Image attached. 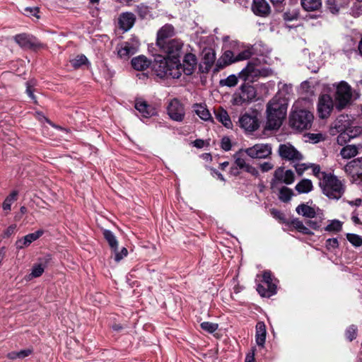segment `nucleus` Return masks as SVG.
<instances>
[{
	"label": "nucleus",
	"instance_id": "nucleus-1",
	"mask_svg": "<svg viewBox=\"0 0 362 362\" xmlns=\"http://www.w3.org/2000/svg\"><path fill=\"white\" fill-rule=\"evenodd\" d=\"M168 58L158 57L153 64V69L160 78H178L182 74V64L180 62L182 43L178 40H170L163 46H158Z\"/></svg>",
	"mask_w": 362,
	"mask_h": 362
},
{
	"label": "nucleus",
	"instance_id": "nucleus-2",
	"mask_svg": "<svg viewBox=\"0 0 362 362\" xmlns=\"http://www.w3.org/2000/svg\"><path fill=\"white\" fill-rule=\"evenodd\" d=\"M286 104L284 101L277 102V98H272L267 104V129H276L280 127L286 115Z\"/></svg>",
	"mask_w": 362,
	"mask_h": 362
},
{
	"label": "nucleus",
	"instance_id": "nucleus-3",
	"mask_svg": "<svg viewBox=\"0 0 362 362\" xmlns=\"http://www.w3.org/2000/svg\"><path fill=\"white\" fill-rule=\"evenodd\" d=\"M320 185L324 194L329 199H339L343 195L345 187L337 176L329 174L323 175V179Z\"/></svg>",
	"mask_w": 362,
	"mask_h": 362
},
{
	"label": "nucleus",
	"instance_id": "nucleus-4",
	"mask_svg": "<svg viewBox=\"0 0 362 362\" xmlns=\"http://www.w3.org/2000/svg\"><path fill=\"white\" fill-rule=\"evenodd\" d=\"M313 118V115L308 110H295L290 115L289 122L293 129L303 131L312 126Z\"/></svg>",
	"mask_w": 362,
	"mask_h": 362
},
{
	"label": "nucleus",
	"instance_id": "nucleus-5",
	"mask_svg": "<svg viewBox=\"0 0 362 362\" xmlns=\"http://www.w3.org/2000/svg\"><path fill=\"white\" fill-rule=\"evenodd\" d=\"M264 71L260 69L257 59L252 60L239 73V78L244 81H253L255 78L264 74Z\"/></svg>",
	"mask_w": 362,
	"mask_h": 362
},
{
	"label": "nucleus",
	"instance_id": "nucleus-6",
	"mask_svg": "<svg viewBox=\"0 0 362 362\" xmlns=\"http://www.w3.org/2000/svg\"><path fill=\"white\" fill-rule=\"evenodd\" d=\"M351 92L350 86L345 82H341L337 88L335 98L338 110L344 109L351 101Z\"/></svg>",
	"mask_w": 362,
	"mask_h": 362
},
{
	"label": "nucleus",
	"instance_id": "nucleus-7",
	"mask_svg": "<svg viewBox=\"0 0 362 362\" xmlns=\"http://www.w3.org/2000/svg\"><path fill=\"white\" fill-rule=\"evenodd\" d=\"M244 151L251 158L265 159L272 155V148L269 144H257Z\"/></svg>",
	"mask_w": 362,
	"mask_h": 362
},
{
	"label": "nucleus",
	"instance_id": "nucleus-8",
	"mask_svg": "<svg viewBox=\"0 0 362 362\" xmlns=\"http://www.w3.org/2000/svg\"><path fill=\"white\" fill-rule=\"evenodd\" d=\"M139 45L140 43L137 38H132L117 47V54L122 59H128L138 52Z\"/></svg>",
	"mask_w": 362,
	"mask_h": 362
},
{
	"label": "nucleus",
	"instance_id": "nucleus-9",
	"mask_svg": "<svg viewBox=\"0 0 362 362\" xmlns=\"http://www.w3.org/2000/svg\"><path fill=\"white\" fill-rule=\"evenodd\" d=\"M334 108L332 98L328 94H322L318 98L317 113L320 118H327Z\"/></svg>",
	"mask_w": 362,
	"mask_h": 362
},
{
	"label": "nucleus",
	"instance_id": "nucleus-10",
	"mask_svg": "<svg viewBox=\"0 0 362 362\" xmlns=\"http://www.w3.org/2000/svg\"><path fill=\"white\" fill-rule=\"evenodd\" d=\"M278 152L281 158L292 162L300 161L303 158L301 153L290 144H281Z\"/></svg>",
	"mask_w": 362,
	"mask_h": 362
},
{
	"label": "nucleus",
	"instance_id": "nucleus-11",
	"mask_svg": "<svg viewBox=\"0 0 362 362\" xmlns=\"http://www.w3.org/2000/svg\"><path fill=\"white\" fill-rule=\"evenodd\" d=\"M262 284L257 288L258 293L263 297H270L276 293V285L272 282V275L269 272H264L262 275Z\"/></svg>",
	"mask_w": 362,
	"mask_h": 362
},
{
	"label": "nucleus",
	"instance_id": "nucleus-12",
	"mask_svg": "<svg viewBox=\"0 0 362 362\" xmlns=\"http://www.w3.org/2000/svg\"><path fill=\"white\" fill-rule=\"evenodd\" d=\"M168 114L174 121L182 122L185 117V109L182 104L176 98L170 100L168 105Z\"/></svg>",
	"mask_w": 362,
	"mask_h": 362
},
{
	"label": "nucleus",
	"instance_id": "nucleus-13",
	"mask_svg": "<svg viewBox=\"0 0 362 362\" xmlns=\"http://www.w3.org/2000/svg\"><path fill=\"white\" fill-rule=\"evenodd\" d=\"M239 124L241 128L250 132L257 130L259 127V119L255 112L243 115L239 119Z\"/></svg>",
	"mask_w": 362,
	"mask_h": 362
},
{
	"label": "nucleus",
	"instance_id": "nucleus-14",
	"mask_svg": "<svg viewBox=\"0 0 362 362\" xmlns=\"http://www.w3.org/2000/svg\"><path fill=\"white\" fill-rule=\"evenodd\" d=\"M294 180L295 175L292 170H285L284 168L279 167L275 170L272 182V184L280 182L291 185L294 182Z\"/></svg>",
	"mask_w": 362,
	"mask_h": 362
},
{
	"label": "nucleus",
	"instance_id": "nucleus-15",
	"mask_svg": "<svg viewBox=\"0 0 362 362\" xmlns=\"http://www.w3.org/2000/svg\"><path fill=\"white\" fill-rule=\"evenodd\" d=\"M345 172L352 177H362V158L351 160L344 166Z\"/></svg>",
	"mask_w": 362,
	"mask_h": 362
},
{
	"label": "nucleus",
	"instance_id": "nucleus-16",
	"mask_svg": "<svg viewBox=\"0 0 362 362\" xmlns=\"http://www.w3.org/2000/svg\"><path fill=\"white\" fill-rule=\"evenodd\" d=\"M174 34L173 27L170 25H165L158 32L156 44L158 46H163L169 37Z\"/></svg>",
	"mask_w": 362,
	"mask_h": 362
},
{
	"label": "nucleus",
	"instance_id": "nucleus-17",
	"mask_svg": "<svg viewBox=\"0 0 362 362\" xmlns=\"http://www.w3.org/2000/svg\"><path fill=\"white\" fill-rule=\"evenodd\" d=\"M135 108L144 117H150L156 114V109L142 100H138L136 101Z\"/></svg>",
	"mask_w": 362,
	"mask_h": 362
},
{
	"label": "nucleus",
	"instance_id": "nucleus-18",
	"mask_svg": "<svg viewBox=\"0 0 362 362\" xmlns=\"http://www.w3.org/2000/svg\"><path fill=\"white\" fill-rule=\"evenodd\" d=\"M278 86L279 91L273 98H277V102H281L284 100L285 104L287 105L288 98L292 93V86L279 83Z\"/></svg>",
	"mask_w": 362,
	"mask_h": 362
},
{
	"label": "nucleus",
	"instance_id": "nucleus-19",
	"mask_svg": "<svg viewBox=\"0 0 362 362\" xmlns=\"http://www.w3.org/2000/svg\"><path fill=\"white\" fill-rule=\"evenodd\" d=\"M252 9L256 15L265 16L270 12V7L266 0H253Z\"/></svg>",
	"mask_w": 362,
	"mask_h": 362
},
{
	"label": "nucleus",
	"instance_id": "nucleus-20",
	"mask_svg": "<svg viewBox=\"0 0 362 362\" xmlns=\"http://www.w3.org/2000/svg\"><path fill=\"white\" fill-rule=\"evenodd\" d=\"M196 64L197 58L195 55L191 53L186 54L184 57L183 65H182V72L187 75L192 74Z\"/></svg>",
	"mask_w": 362,
	"mask_h": 362
},
{
	"label": "nucleus",
	"instance_id": "nucleus-21",
	"mask_svg": "<svg viewBox=\"0 0 362 362\" xmlns=\"http://www.w3.org/2000/svg\"><path fill=\"white\" fill-rule=\"evenodd\" d=\"M135 16L132 13H123L119 18V24L120 28L124 31L129 30L134 24Z\"/></svg>",
	"mask_w": 362,
	"mask_h": 362
},
{
	"label": "nucleus",
	"instance_id": "nucleus-22",
	"mask_svg": "<svg viewBox=\"0 0 362 362\" xmlns=\"http://www.w3.org/2000/svg\"><path fill=\"white\" fill-rule=\"evenodd\" d=\"M266 326L263 322H258L256 325L255 340L258 346L263 347L266 340Z\"/></svg>",
	"mask_w": 362,
	"mask_h": 362
},
{
	"label": "nucleus",
	"instance_id": "nucleus-23",
	"mask_svg": "<svg viewBox=\"0 0 362 362\" xmlns=\"http://www.w3.org/2000/svg\"><path fill=\"white\" fill-rule=\"evenodd\" d=\"M150 64L151 62L144 55L134 57L132 60L133 68L139 71L146 69Z\"/></svg>",
	"mask_w": 362,
	"mask_h": 362
},
{
	"label": "nucleus",
	"instance_id": "nucleus-24",
	"mask_svg": "<svg viewBox=\"0 0 362 362\" xmlns=\"http://www.w3.org/2000/svg\"><path fill=\"white\" fill-rule=\"evenodd\" d=\"M215 115L216 119L221 122L227 128H231L233 126V124L230 121V119L227 113V112L223 110V108H218L215 111Z\"/></svg>",
	"mask_w": 362,
	"mask_h": 362
},
{
	"label": "nucleus",
	"instance_id": "nucleus-25",
	"mask_svg": "<svg viewBox=\"0 0 362 362\" xmlns=\"http://www.w3.org/2000/svg\"><path fill=\"white\" fill-rule=\"evenodd\" d=\"M296 190L299 194H307L313 189V185L310 180L303 179L295 187Z\"/></svg>",
	"mask_w": 362,
	"mask_h": 362
},
{
	"label": "nucleus",
	"instance_id": "nucleus-26",
	"mask_svg": "<svg viewBox=\"0 0 362 362\" xmlns=\"http://www.w3.org/2000/svg\"><path fill=\"white\" fill-rule=\"evenodd\" d=\"M296 211L299 215L307 218H314L316 215L315 209L305 204L298 205Z\"/></svg>",
	"mask_w": 362,
	"mask_h": 362
},
{
	"label": "nucleus",
	"instance_id": "nucleus-27",
	"mask_svg": "<svg viewBox=\"0 0 362 362\" xmlns=\"http://www.w3.org/2000/svg\"><path fill=\"white\" fill-rule=\"evenodd\" d=\"M358 153V146L356 145H346L341 148L340 154L343 158L349 159Z\"/></svg>",
	"mask_w": 362,
	"mask_h": 362
},
{
	"label": "nucleus",
	"instance_id": "nucleus-28",
	"mask_svg": "<svg viewBox=\"0 0 362 362\" xmlns=\"http://www.w3.org/2000/svg\"><path fill=\"white\" fill-rule=\"evenodd\" d=\"M237 62L235 59V53L230 50L226 51L218 62V66L223 67L232 63Z\"/></svg>",
	"mask_w": 362,
	"mask_h": 362
},
{
	"label": "nucleus",
	"instance_id": "nucleus-29",
	"mask_svg": "<svg viewBox=\"0 0 362 362\" xmlns=\"http://www.w3.org/2000/svg\"><path fill=\"white\" fill-rule=\"evenodd\" d=\"M15 41L22 47L30 48L34 46L33 38L26 34L17 35Z\"/></svg>",
	"mask_w": 362,
	"mask_h": 362
},
{
	"label": "nucleus",
	"instance_id": "nucleus-30",
	"mask_svg": "<svg viewBox=\"0 0 362 362\" xmlns=\"http://www.w3.org/2000/svg\"><path fill=\"white\" fill-rule=\"evenodd\" d=\"M244 149H240L236 153L234 154L233 158L235 159V163L239 169L245 170L248 166L249 163L246 162V159L244 156Z\"/></svg>",
	"mask_w": 362,
	"mask_h": 362
},
{
	"label": "nucleus",
	"instance_id": "nucleus-31",
	"mask_svg": "<svg viewBox=\"0 0 362 362\" xmlns=\"http://www.w3.org/2000/svg\"><path fill=\"white\" fill-rule=\"evenodd\" d=\"M301 5L305 11H316L321 7L322 0H301Z\"/></svg>",
	"mask_w": 362,
	"mask_h": 362
},
{
	"label": "nucleus",
	"instance_id": "nucleus-32",
	"mask_svg": "<svg viewBox=\"0 0 362 362\" xmlns=\"http://www.w3.org/2000/svg\"><path fill=\"white\" fill-rule=\"evenodd\" d=\"M194 110L202 119L207 121L211 119V114L205 105L195 104L194 105Z\"/></svg>",
	"mask_w": 362,
	"mask_h": 362
},
{
	"label": "nucleus",
	"instance_id": "nucleus-33",
	"mask_svg": "<svg viewBox=\"0 0 362 362\" xmlns=\"http://www.w3.org/2000/svg\"><path fill=\"white\" fill-rule=\"evenodd\" d=\"M103 235L105 240L109 243L110 246L112 249H113L115 251L117 249L118 246V242L116 239V237L114 235V234L108 230H105L103 231Z\"/></svg>",
	"mask_w": 362,
	"mask_h": 362
},
{
	"label": "nucleus",
	"instance_id": "nucleus-34",
	"mask_svg": "<svg viewBox=\"0 0 362 362\" xmlns=\"http://www.w3.org/2000/svg\"><path fill=\"white\" fill-rule=\"evenodd\" d=\"M45 264L40 263V264H35L33 267L31 273L28 276V279L30 280L33 278H37V277L40 276L43 274V272L45 271Z\"/></svg>",
	"mask_w": 362,
	"mask_h": 362
},
{
	"label": "nucleus",
	"instance_id": "nucleus-35",
	"mask_svg": "<svg viewBox=\"0 0 362 362\" xmlns=\"http://www.w3.org/2000/svg\"><path fill=\"white\" fill-rule=\"evenodd\" d=\"M342 229V223L339 220H332L325 228V230L327 232L338 233Z\"/></svg>",
	"mask_w": 362,
	"mask_h": 362
},
{
	"label": "nucleus",
	"instance_id": "nucleus-36",
	"mask_svg": "<svg viewBox=\"0 0 362 362\" xmlns=\"http://www.w3.org/2000/svg\"><path fill=\"white\" fill-rule=\"evenodd\" d=\"M254 54L252 47H248L238 54H235V59L237 62L246 60L252 57Z\"/></svg>",
	"mask_w": 362,
	"mask_h": 362
},
{
	"label": "nucleus",
	"instance_id": "nucleus-37",
	"mask_svg": "<svg viewBox=\"0 0 362 362\" xmlns=\"http://www.w3.org/2000/svg\"><path fill=\"white\" fill-rule=\"evenodd\" d=\"M291 225L295 228L298 231L303 233V234H307V235H309V234H311V232L310 231L309 228H307L306 226H305V225L303 224V223L298 220V219H293L291 223Z\"/></svg>",
	"mask_w": 362,
	"mask_h": 362
},
{
	"label": "nucleus",
	"instance_id": "nucleus-38",
	"mask_svg": "<svg viewBox=\"0 0 362 362\" xmlns=\"http://www.w3.org/2000/svg\"><path fill=\"white\" fill-rule=\"evenodd\" d=\"M18 196L17 191H13L4 201L2 207L4 210H11L12 203L16 200Z\"/></svg>",
	"mask_w": 362,
	"mask_h": 362
},
{
	"label": "nucleus",
	"instance_id": "nucleus-39",
	"mask_svg": "<svg viewBox=\"0 0 362 362\" xmlns=\"http://www.w3.org/2000/svg\"><path fill=\"white\" fill-rule=\"evenodd\" d=\"M293 194V191L291 189L283 187L279 191V198L281 201L287 202L291 199Z\"/></svg>",
	"mask_w": 362,
	"mask_h": 362
},
{
	"label": "nucleus",
	"instance_id": "nucleus-40",
	"mask_svg": "<svg viewBox=\"0 0 362 362\" xmlns=\"http://www.w3.org/2000/svg\"><path fill=\"white\" fill-rule=\"evenodd\" d=\"M238 83V78L235 75L232 74L225 79L220 81V84L223 86L233 87Z\"/></svg>",
	"mask_w": 362,
	"mask_h": 362
},
{
	"label": "nucleus",
	"instance_id": "nucleus-41",
	"mask_svg": "<svg viewBox=\"0 0 362 362\" xmlns=\"http://www.w3.org/2000/svg\"><path fill=\"white\" fill-rule=\"evenodd\" d=\"M347 134L351 139L359 136L362 133V128L360 126H349L345 129Z\"/></svg>",
	"mask_w": 362,
	"mask_h": 362
},
{
	"label": "nucleus",
	"instance_id": "nucleus-42",
	"mask_svg": "<svg viewBox=\"0 0 362 362\" xmlns=\"http://www.w3.org/2000/svg\"><path fill=\"white\" fill-rule=\"evenodd\" d=\"M346 238L353 245L356 247L362 245V238L358 235L347 233Z\"/></svg>",
	"mask_w": 362,
	"mask_h": 362
},
{
	"label": "nucleus",
	"instance_id": "nucleus-43",
	"mask_svg": "<svg viewBox=\"0 0 362 362\" xmlns=\"http://www.w3.org/2000/svg\"><path fill=\"white\" fill-rule=\"evenodd\" d=\"M42 234V230H37L35 233L26 235L25 236H24V238L29 246L33 241L37 240Z\"/></svg>",
	"mask_w": 362,
	"mask_h": 362
},
{
	"label": "nucleus",
	"instance_id": "nucleus-44",
	"mask_svg": "<svg viewBox=\"0 0 362 362\" xmlns=\"http://www.w3.org/2000/svg\"><path fill=\"white\" fill-rule=\"evenodd\" d=\"M23 13L30 17H35L37 20L40 18L38 7H26Z\"/></svg>",
	"mask_w": 362,
	"mask_h": 362
},
{
	"label": "nucleus",
	"instance_id": "nucleus-45",
	"mask_svg": "<svg viewBox=\"0 0 362 362\" xmlns=\"http://www.w3.org/2000/svg\"><path fill=\"white\" fill-rule=\"evenodd\" d=\"M351 138L350 136L347 134L346 131L344 129L342 132H341L337 138V144L340 146L345 145L348 141H350Z\"/></svg>",
	"mask_w": 362,
	"mask_h": 362
},
{
	"label": "nucleus",
	"instance_id": "nucleus-46",
	"mask_svg": "<svg viewBox=\"0 0 362 362\" xmlns=\"http://www.w3.org/2000/svg\"><path fill=\"white\" fill-rule=\"evenodd\" d=\"M325 247L327 250L333 252L339 247V242L337 238H329L326 240Z\"/></svg>",
	"mask_w": 362,
	"mask_h": 362
},
{
	"label": "nucleus",
	"instance_id": "nucleus-47",
	"mask_svg": "<svg viewBox=\"0 0 362 362\" xmlns=\"http://www.w3.org/2000/svg\"><path fill=\"white\" fill-rule=\"evenodd\" d=\"M88 59L84 55L77 56L76 58L71 61L72 66L75 68H78L81 65L85 64L87 62Z\"/></svg>",
	"mask_w": 362,
	"mask_h": 362
},
{
	"label": "nucleus",
	"instance_id": "nucleus-48",
	"mask_svg": "<svg viewBox=\"0 0 362 362\" xmlns=\"http://www.w3.org/2000/svg\"><path fill=\"white\" fill-rule=\"evenodd\" d=\"M201 327L204 330H205L209 333H213L218 329V325L216 323H213V322H204L201 324Z\"/></svg>",
	"mask_w": 362,
	"mask_h": 362
},
{
	"label": "nucleus",
	"instance_id": "nucleus-49",
	"mask_svg": "<svg viewBox=\"0 0 362 362\" xmlns=\"http://www.w3.org/2000/svg\"><path fill=\"white\" fill-rule=\"evenodd\" d=\"M357 327L355 325H351L346 331V336L349 341H352L356 337Z\"/></svg>",
	"mask_w": 362,
	"mask_h": 362
},
{
	"label": "nucleus",
	"instance_id": "nucleus-50",
	"mask_svg": "<svg viewBox=\"0 0 362 362\" xmlns=\"http://www.w3.org/2000/svg\"><path fill=\"white\" fill-rule=\"evenodd\" d=\"M136 11L139 16L143 18H146L149 13L148 6L144 4L137 6Z\"/></svg>",
	"mask_w": 362,
	"mask_h": 362
},
{
	"label": "nucleus",
	"instance_id": "nucleus-51",
	"mask_svg": "<svg viewBox=\"0 0 362 362\" xmlns=\"http://www.w3.org/2000/svg\"><path fill=\"white\" fill-rule=\"evenodd\" d=\"M285 21H291L298 18V13L296 11H286L283 15Z\"/></svg>",
	"mask_w": 362,
	"mask_h": 362
},
{
	"label": "nucleus",
	"instance_id": "nucleus-52",
	"mask_svg": "<svg viewBox=\"0 0 362 362\" xmlns=\"http://www.w3.org/2000/svg\"><path fill=\"white\" fill-rule=\"evenodd\" d=\"M327 6L328 9L332 13L336 14L339 12V8L335 4L334 0H327Z\"/></svg>",
	"mask_w": 362,
	"mask_h": 362
},
{
	"label": "nucleus",
	"instance_id": "nucleus-53",
	"mask_svg": "<svg viewBox=\"0 0 362 362\" xmlns=\"http://www.w3.org/2000/svg\"><path fill=\"white\" fill-rule=\"evenodd\" d=\"M221 146L224 151H229L231 148L230 140L228 137H223L221 139Z\"/></svg>",
	"mask_w": 362,
	"mask_h": 362
},
{
	"label": "nucleus",
	"instance_id": "nucleus-54",
	"mask_svg": "<svg viewBox=\"0 0 362 362\" xmlns=\"http://www.w3.org/2000/svg\"><path fill=\"white\" fill-rule=\"evenodd\" d=\"M128 254L127 250L125 247H123L120 252H115V259L116 262H119L124 257H126Z\"/></svg>",
	"mask_w": 362,
	"mask_h": 362
},
{
	"label": "nucleus",
	"instance_id": "nucleus-55",
	"mask_svg": "<svg viewBox=\"0 0 362 362\" xmlns=\"http://www.w3.org/2000/svg\"><path fill=\"white\" fill-rule=\"evenodd\" d=\"M274 165L270 162H264L259 165V168L263 173L268 172L273 169Z\"/></svg>",
	"mask_w": 362,
	"mask_h": 362
},
{
	"label": "nucleus",
	"instance_id": "nucleus-56",
	"mask_svg": "<svg viewBox=\"0 0 362 362\" xmlns=\"http://www.w3.org/2000/svg\"><path fill=\"white\" fill-rule=\"evenodd\" d=\"M245 172L250 173L252 176L257 177L259 175L258 170L250 164L245 170Z\"/></svg>",
	"mask_w": 362,
	"mask_h": 362
},
{
	"label": "nucleus",
	"instance_id": "nucleus-57",
	"mask_svg": "<svg viewBox=\"0 0 362 362\" xmlns=\"http://www.w3.org/2000/svg\"><path fill=\"white\" fill-rule=\"evenodd\" d=\"M313 174L321 180V181L323 179V175H327L326 173L320 171V168L319 165H314L313 168Z\"/></svg>",
	"mask_w": 362,
	"mask_h": 362
},
{
	"label": "nucleus",
	"instance_id": "nucleus-58",
	"mask_svg": "<svg viewBox=\"0 0 362 362\" xmlns=\"http://www.w3.org/2000/svg\"><path fill=\"white\" fill-rule=\"evenodd\" d=\"M204 59H205L206 63L207 64H209V65L211 64L215 61V59H216L215 54L213 52H209L205 54Z\"/></svg>",
	"mask_w": 362,
	"mask_h": 362
},
{
	"label": "nucleus",
	"instance_id": "nucleus-59",
	"mask_svg": "<svg viewBox=\"0 0 362 362\" xmlns=\"http://www.w3.org/2000/svg\"><path fill=\"white\" fill-rule=\"evenodd\" d=\"M296 170L299 175H301L303 172L308 168V166L305 164H296L295 165Z\"/></svg>",
	"mask_w": 362,
	"mask_h": 362
},
{
	"label": "nucleus",
	"instance_id": "nucleus-60",
	"mask_svg": "<svg viewBox=\"0 0 362 362\" xmlns=\"http://www.w3.org/2000/svg\"><path fill=\"white\" fill-rule=\"evenodd\" d=\"M16 245L18 249H23L24 247H28V245L25 240L24 237L18 240L16 243Z\"/></svg>",
	"mask_w": 362,
	"mask_h": 362
},
{
	"label": "nucleus",
	"instance_id": "nucleus-61",
	"mask_svg": "<svg viewBox=\"0 0 362 362\" xmlns=\"http://www.w3.org/2000/svg\"><path fill=\"white\" fill-rule=\"evenodd\" d=\"M31 354V351L30 349L21 350L20 351H17L18 358H23L28 356Z\"/></svg>",
	"mask_w": 362,
	"mask_h": 362
},
{
	"label": "nucleus",
	"instance_id": "nucleus-62",
	"mask_svg": "<svg viewBox=\"0 0 362 362\" xmlns=\"http://www.w3.org/2000/svg\"><path fill=\"white\" fill-rule=\"evenodd\" d=\"M16 228V225H15V224H13L11 226H8L4 232V236L8 237L11 235H12L14 233Z\"/></svg>",
	"mask_w": 362,
	"mask_h": 362
},
{
	"label": "nucleus",
	"instance_id": "nucleus-63",
	"mask_svg": "<svg viewBox=\"0 0 362 362\" xmlns=\"http://www.w3.org/2000/svg\"><path fill=\"white\" fill-rule=\"evenodd\" d=\"M306 224L310 226V228H312L313 229H317L320 228V222H317L316 221H312V220H309L306 222Z\"/></svg>",
	"mask_w": 362,
	"mask_h": 362
},
{
	"label": "nucleus",
	"instance_id": "nucleus-64",
	"mask_svg": "<svg viewBox=\"0 0 362 362\" xmlns=\"http://www.w3.org/2000/svg\"><path fill=\"white\" fill-rule=\"evenodd\" d=\"M211 175L216 177L217 179H219L220 180L225 182L224 177L221 173H220L218 171H217L215 169H211Z\"/></svg>",
	"mask_w": 362,
	"mask_h": 362
}]
</instances>
